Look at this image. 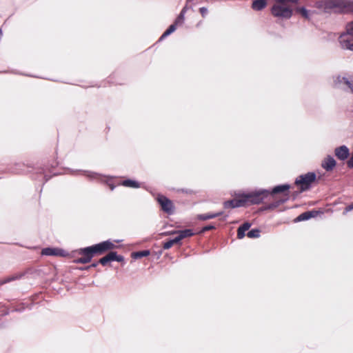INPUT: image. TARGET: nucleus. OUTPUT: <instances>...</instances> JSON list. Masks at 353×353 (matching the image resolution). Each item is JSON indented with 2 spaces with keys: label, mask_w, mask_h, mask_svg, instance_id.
Segmentation results:
<instances>
[{
  "label": "nucleus",
  "mask_w": 353,
  "mask_h": 353,
  "mask_svg": "<svg viewBox=\"0 0 353 353\" xmlns=\"http://www.w3.org/2000/svg\"><path fill=\"white\" fill-rule=\"evenodd\" d=\"M251 227V224L248 222L243 223L240 226L237 231V236L239 239H243L245 236V232L248 230Z\"/></svg>",
  "instance_id": "dca6fc26"
},
{
  "label": "nucleus",
  "mask_w": 353,
  "mask_h": 353,
  "mask_svg": "<svg viewBox=\"0 0 353 353\" xmlns=\"http://www.w3.org/2000/svg\"><path fill=\"white\" fill-rule=\"evenodd\" d=\"M322 167L327 171L332 170L336 166V161L331 156H327L322 161Z\"/></svg>",
  "instance_id": "f8f14e48"
},
{
  "label": "nucleus",
  "mask_w": 353,
  "mask_h": 353,
  "mask_svg": "<svg viewBox=\"0 0 353 353\" xmlns=\"http://www.w3.org/2000/svg\"><path fill=\"white\" fill-rule=\"evenodd\" d=\"M172 234H176L177 239H179V241H181L182 239L190 237L194 235V232L190 229H186L184 230H179V231H174L172 232Z\"/></svg>",
  "instance_id": "4468645a"
},
{
  "label": "nucleus",
  "mask_w": 353,
  "mask_h": 353,
  "mask_svg": "<svg viewBox=\"0 0 353 353\" xmlns=\"http://www.w3.org/2000/svg\"><path fill=\"white\" fill-rule=\"evenodd\" d=\"M290 188V185H287V184H285V185H277L276 187H274L272 191V192L273 194H276V193H279V192H284V191H286L288 190V189Z\"/></svg>",
  "instance_id": "4be33fe9"
},
{
  "label": "nucleus",
  "mask_w": 353,
  "mask_h": 353,
  "mask_svg": "<svg viewBox=\"0 0 353 353\" xmlns=\"http://www.w3.org/2000/svg\"><path fill=\"white\" fill-rule=\"evenodd\" d=\"M297 3L298 0H274L272 14L275 17L288 19L293 14V6Z\"/></svg>",
  "instance_id": "f03ea898"
},
{
  "label": "nucleus",
  "mask_w": 353,
  "mask_h": 353,
  "mask_svg": "<svg viewBox=\"0 0 353 353\" xmlns=\"http://www.w3.org/2000/svg\"><path fill=\"white\" fill-rule=\"evenodd\" d=\"M269 194V192L266 190H259L257 191H252L242 194L243 200H245V205L250 204H259Z\"/></svg>",
  "instance_id": "423d86ee"
},
{
  "label": "nucleus",
  "mask_w": 353,
  "mask_h": 353,
  "mask_svg": "<svg viewBox=\"0 0 353 353\" xmlns=\"http://www.w3.org/2000/svg\"><path fill=\"white\" fill-rule=\"evenodd\" d=\"M180 241H179V239L176 236L173 239L169 240L168 241L164 243L163 248L165 250L170 249L173 245L179 243Z\"/></svg>",
  "instance_id": "393cba45"
},
{
  "label": "nucleus",
  "mask_w": 353,
  "mask_h": 353,
  "mask_svg": "<svg viewBox=\"0 0 353 353\" xmlns=\"http://www.w3.org/2000/svg\"><path fill=\"white\" fill-rule=\"evenodd\" d=\"M316 174L314 172H308L296 178L295 184L300 186L301 192L308 190L310 185L315 181Z\"/></svg>",
  "instance_id": "0eeeda50"
},
{
  "label": "nucleus",
  "mask_w": 353,
  "mask_h": 353,
  "mask_svg": "<svg viewBox=\"0 0 353 353\" xmlns=\"http://www.w3.org/2000/svg\"><path fill=\"white\" fill-rule=\"evenodd\" d=\"M117 246L110 241H105L94 245L81 248L78 251L79 254L81 255V257L75 260L77 263H88L92 257L96 254H101L104 252L116 248Z\"/></svg>",
  "instance_id": "f257e3e1"
},
{
  "label": "nucleus",
  "mask_w": 353,
  "mask_h": 353,
  "mask_svg": "<svg viewBox=\"0 0 353 353\" xmlns=\"http://www.w3.org/2000/svg\"><path fill=\"white\" fill-rule=\"evenodd\" d=\"M331 85L335 89L353 94V75L347 72L336 74L332 77Z\"/></svg>",
  "instance_id": "7ed1b4c3"
},
{
  "label": "nucleus",
  "mask_w": 353,
  "mask_h": 353,
  "mask_svg": "<svg viewBox=\"0 0 353 353\" xmlns=\"http://www.w3.org/2000/svg\"><path fill=\"white\" fill-rule=\"evenodd\" d=\"M296 12L299 14L302 17L309 19L311 15V12L304 7H299L295 9Z\"/></svg>",
  "instance_id": "a211bd4d"
},
{
  "label": "nucleus",
  "mask_w": 353,
  "mask_h": 353,
  "mask_svg": "<svg viewBox=\"0 0 353 353\" xmlns=\"http://www.w3.org/2000/svg\"><path fill=\"white\" fill-rule=\"evenodd\" d=\"M316 214H317L316 211H307V212H303V213L301 214L299 216H298L295 219L294 221L299 222V221H306V220L310 219L312 217H314Z\"/></svg>",
  "instance_id": "ddd939ff"
},
{
  "label": "nucleus",
  "mask_w": 353,
  "mask_h": 353,
  "mask_svg": "<svg viewBox=\"0 0 353 353\" xmlns=\"http://www.w3.org/2000/svg\"><path fill=\"white\" fill-rule=\"evenodd\" d=\"M353 210V203L347 205L345 208V210L343 212V214H346L347 212L351 211Z\"/></svg>",
  "instance_id": "c756f323"
},
{
  "label": "nucleus",
  "mask_w": 353,
  "mask_h": 353,
  "mask_svg": "<svg viewBox=\"0 0 353 353\" xmlns=\"http://www.w3.org/2000/svg\"><path fill=\"white\" fill-rule=\"evenodd\" d=\"M200 13L203 17H205L208 13V9L205 7H202L199 9Z\"/></svg>",
  "instance_id": "cd10ccee"
},
{
  "label": "nucleus",
  "mask_w": 353,
  "mask_h": 353,
  "mask_svg": "<svg viewBox=\"0 0 353 353\" xmlns=\"http://www.w3.org/2000/svg\"><path fill=\"white\" fill-rule=\"evenodd\" d=\"M316 7L317 8L323 10L325 12H329V7L327 1H320L316 3Z\"/></svg>",
  "instance_id": "412c9836"
},
{
  "label": "nucleus",
  "mask_w": 353,
  "mask_h": 353,
  "mask_svg": "<svg viewBox=\"0 0 353 353\" xmlns=\"http://www.w3.org/2000/svg\"><path fill=\"white\" fill-rule=\"evenodd\" d=\"M97 263H92L91 265L88 266V267H86V268H83V269H84V270H88V269H89L90 268H91V267H92V268H95V267H97Z\"/></svg>",
  "instance_id": "2f4dec72"
},
{
  "label": "nucleus",
  "mask_w": 353,
  "mask_h": 353,
  "mask_svg": "<svg viewBox=\"0 0 353 353\" xmlns=\"http://www.w3.org/2000/svg\"><path fill=\"white\" fill-rule=\"evenodd\" d=\"M222 214H223L222 212H219L217 213H208V214H199L198 216V218L200 220H208V219L216 218Z\"/></svg>",
  "instance_id": "aec40b11"
},
{
  "label": "nucleus",
  "mask_w": 353,
  "mask_h": 353,
  "mask_svg": "<svg viewBox=\"0 0 353 353\" xmlns=\"http://www.w3.org/2000/svg\"><path fill=\"white\" fill-rule=\"evenodd\" d=\"M150 254L149 250H143L141 252H133L132 257L134 259H140L141 257L147 256Z\"/></svg>",
  "instance_id": "5701e85b"
},
{
  "label": "nucleus",
  "mask_w": 353,
  "mask_h": 353,
  "mask_svg": "<svg viewBox=\"0 0 353 353\" xmlns=\"http://www.w3.org/2000/svg\"><path fill=\"white\" fill-rule=\"evenodd\" d=\"M187 10H188V7H187V6H185V7L182 9V10H181V13H180L179 14L183 15V16L184 17V16H185V12H186V11H187Z\"/></svg>",
  "instance_id": "7c9ffc66"
},
{
  "label": "nucleus",
  "mask_w": 353,
  "mask_h": 353,
  "mask_svg": "<svg viewBox=\"0 0 353 353\" xmlns=\"http://www.w3.org/2000/svg\"><path fill=\"white\" fill-rule=\"evenodd\" d=\"M88 176L90 177L95 178L97 176V174L95 173H91V174H89Z\"/></svg>",
  "instance_id": "473e14b6"
},
{
  "label": "nucleus",
  "mask_w": 353,
  "mask_h": 353,
  "mask_svg": "<svg viewBox=\"0 0 353 353\" xmlns=\"http://www.w3.org/2000/svg\"><path fill=\"white\" fill-rule=\"evenodd\" d=\"M339 42L341 48L353 51V21L347 24L345 31L339 37Z\"/></svg>",
  "instance_id": "20e7f679"
},
{
  "label": "nucleus",
  "mask_w": 353,
  "mask_h": 353,
  "mask_svg": "<svg viewBox=\"0 0 353 353\" xmlns=\"http://www.w3.org/2000/svg\"><path fill=\"white\" fill-rule=\"evenodd\" d=\"M63 251L57 248H44L41 251L43 255L46 256H62Z\"/></svg>",
  "instance_id": "2eb2a0df"
},
{
  "label": "nucleus",
  "mask_w": 353,
  "mask_h": 353,
  "mask_svg": "<svg viewBox=\"0 0 353 353\" xmlns=\"http://www.w3.org/2000/svg\"><path fill=\"white\" fill-rule=\"evenodd\" d=\"M184 17L183 15L179 14L173 24H176V26L177 27L178 26L182 25Z\"/></svg>",
  "instance_id": "bb28decb"
},
{
  "label": "nucleus",
  "mask_w": 353,
  "mask_h": 353,
  "mask_svg": "<svg viewBox=\"0 0 353 353\" xmlns=\"http://www.w3.org/2000/svg\"><path fill=\"white\" fill-rule=\"evenodd\" d=\"M259 230L257 229H254L249 231L247 234V236L249 238H257L259 236Z\"/></svg>",
  "instance_id": "a878e982"
},
{
  "label": "nucleus",
  "mask_w": 353,
  "mask_h": 353,
  "mask_svg": "<svg viewBox=\"0 0 353 353\" xmlns=\"http://www.w3.org/2000/svg\"><path fill=\"white\" fill-rule=\"evenodd\" d=\"M123 260H124V259L122 256L117 255V252H110L106 256L100 259L99 263L103 265H105L108 262H111V261H116L118 262H121Z\"/></svg>",
  "instance_id": "1a4fd4ad"
},
{
  "label": "nucleus",
  "mask_w": 353,
  "mask_h": 353,
  "mask_svg": "<svg viewBox=\"0 0 353 353\" xmlns=\"http://www.w3.org/2000/svg\"><path fill=\"white\" fill-rule=\"evenodd\" d=\"M1 36H2V31H1V30L0 29V38L1 37Z\"/></svg>",
  "instance_id": "f704fd0d"
},
{
  "label": "nucleus",
  "mask_w": 353,
  "mask_h": 353,
  "mask_svg": "<svg viewBox=\"0 0 353 353\" xmlns=\"http://www.w3.org/2000/svg\"><path fill=\"white\" fill-rule=\"evenodd\" d=\"M157 199L164 212L168 214L173 213L174 206L172 202L170 199L163 195H158Z\"/></svg>",
  "instance_id": "6e6552de"
},
{
  "label": "nucleus",
  "mask_w": 353,
  "mask_h": 353,
  "mask_svg": "<svg viewBox=\"0 0 353 353\" xmlns=\"http://www.w3.org/2000/svg\"><path fill=\"white\" fill-rule=\"evenodd\" d=\"M225 208H234L245 205V200H243L242 194L236 199L227 201L223 204Z\"/></svg>",
  "instance_id": "9d476101"
},
{
  "label": "nucleus",
  "mask_w": 353,
  "mask_h": 353,
  "mask_svg": "<svg viewBox=\"0 0 353 353\" xmlns=\"http://www.w3.org/2000/svg\"><path fill=\"white\" fill-rule=\"evenodd\" d=\"M109 186H110V188L111 190H113L114 189V185H113L112 184H109Z\"/></svg>",
  "instance_id": "72a5a7b5"
},
{
  "label": "nucleus",
  "mask_w": 353,
  "mask_h": 353,
  "mask_svg": "<svg viewBox=\"0 0 353 353\" xmlns=\"http://www.w3.org/2000/svg\"><path fill=\"white\" fill-rule=\"evenodd\" d=\"M121 185L132 188H139L141 187L140 183L134 180L127 179L124 180L121 183Z\"/></svg>",
  "instance_id": "f3484780"
},
{
  "label": "nucleus",
  "mask_w": 353,
  "mask_h": 353,
  "mask_svg": "<svg viewBox=\"0 0 353 353\" xmlns=\"http://www.w3.org/2000/svg\"><path fill=\"white\" fill-rule=\"evenodd\" d=\"M12 279H13L12 278H10V279H8V281H11Z\"/></svg>",
  "instance_id": "c9c22d12"
},
{
  "label": "nucleus",
  "mask_w": 353,
  "mask_h": 353,
  "mask_svg": "<svg viewBox=\"0 0 353 353\" xmlns=\"http://www.w3.org/2000/svg\"><path fill=\"white\" fill-rule=\"evenodd\" d=\"M334 154L339 160L343 161L348 157L350 151L347 146L341 145L335 148Z\"/></svg>",
  "instance_id": "9b49d317"
},
{
  "label": "nucleus",
  "mask_w": 353,
  "mask_h": 353,
  "mask_svg": "<svg viewBox=\"0 0 353 353\" xmlns=\"http://www.w3.org/2000/svg\"><path fill=\"white\" fill-rule=\"evenodd\" d=\"M267 3L265 0H255L252 3V8L255 10H261L263 9Z\"/></svg>",
  "instance_id": "6ab92c4d"
},
{
  "label": "nucleus",
  "mask_w": 353,
  "mask_h": 353,
  "mask_svg": "<svg viewBox=\"0 0 353 353\" xmlns=\"http://www.w3.org/2000/svg\"><path fill=\"white\" fill-rule=\"evenodd\" d=\"M330 12H346L353 11V2L349 0H327Z\"/></svg>",
  "instance_id": "39448f33"
},
{
  "label": "nucleus",
  "mask_w": 353,
  "mask_h": 353,
  "mask_svg": "<svg viewBox=\"0 0 353 353\" xmlns=\"http://www.w3.org/2000/svg\"><path fill=\"white\" fill-rule=\"evenodd\" d=\"M212 229H214V226L212 225H210L204 227L202 229V230L201 231V232H204L205 231H208V230H212Z\"/></svg>",
  "instance_id": "c85d7f7f"
},
{
  "label": "nucleus",
  "mask_w": 353,
  "mask_h": 353,
  "mask_svg": "<svg viewBox=\"0 0 353 353\" xmlns=\"http://www.w3.org/2000/svg\"><path fill=\"white\" fill-rule=\"evenodd\" d=\"M176 29V24H172L170 27L164 32V33L160 37V40L163 39L165 37H168L172 32H174Z\"/></svg>",
  "instance_id": "b1692460"
}]
</instances>
